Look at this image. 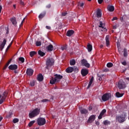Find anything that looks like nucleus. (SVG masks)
Returning <instances> with one entry per match:
<instances>
[{"label":"nucleus","instance_id":"1","mask_svg":"<svg viewBox=\"0 0 129 129\" xmlns=\"http://www.w3.org/2000/svg\"><path fill=\"white\" fill-rule=\"evenodd\" d=\"M55 64V60L52 57H48L46 61V69L49 70Z\"/></svg>","mask_w":129,"mask_h":129},{"label":"nucleus","instance_id":"2","mask_svg":"<svg viewBox=\"0 0 129 129\" xmlns=\"http://www.w3.org/2000/svg\"><path fill=\"white\" fill-rule=\"evenodd\" d=\"M54 76V78H51V79L50 81V84H55L56 82H59L60 79L63 78V76L60 75L55 74Z\"/></svg>","mask_w":129,"mask_h":129},{"label":"nucleus","instance_id":"3","mask_svg":"<svg viewBox=\"0 0 129 129\" xmlns=\"http://www.w3.org/2000/svg\"><path fill=\"white\" fill-rule=\"evenodd\" d=\"M116 118L119 123H122V122H124L126 120V113H123L120 115L116 116Z\"/></svg>","mask_w":129,"mask_h":129},{"label":"nucleus","instance_id":"4","mask_svg":"<svg viewBox=\"0 0 129 129\" xmlns=\"http://www.w3.org/2000/svg\"><path fill=\"white\" fill-rule=\"evenodd\" d=\"M40 113V109L36 108L30 112L29 114V116L30 118H33Z\"/></svg>","mask_w":129,"mask_h":129},{"label":"nucleus","instance_id":"5","mask_svg":"<svg viewBox=\"0 0 129 129\" xmlns=\"http://www.w3.org/2000/svg\"><path fill=\"white\" fill-rule=\"evenodd\" d=\"M117 87L119 89H124L126 87V85L123 80H120L118 83Z\"/></svg>","mask_w":129,"mask_h":129},{"label":"nucleus","instance_id":"6","mask_svg":"<svg viewBox=\"0 0 129 129\" xmlns=\"http://www.w3.org/2000/svg\"><path fill=\"white\" fill-rule=\"evenodd\" d=\"M38 125L42 126L46 124V119L45 118L39 117L37 120Z\"/></svg>","mask_w":129,"mask_h":129},{"label":"nucleus","instance_id":"7","mask_svg":"<svg viewBox=\"0 0 129 129\" xmlns=\"http://www.w3.org/2000/svg\"><path fill=\"white\" fill-rule=\"evenodd\" d=\"M110 97H111V95L109 93H105L102 96V100L103 101H107V100H109Z\"/></svg>","mask_w":129,"mask_h":129},{"label":"nucleus","instance_id":"8","mask_svg":"<svg viewBox=\"0 0 129 129\" xmlns=\"http://www.w3.org/2000/svg\"><path fill=\"white\" fill-rule=\"evenodd\" d=\"M8 95V93L7 92H4L2 96V98L0 99V104H3L5 100H6V98H7V96Z\"/></svg>","mask_w":129,"mask_h":129},{"label":"nucleus","instance_id":"9","mask_svg":"<svg viewBox=\"0 0 129 129\" xmlns=\"http://www.w3.org/2000/svg\"><path fill=\"white\" fill-rule=\"evenodd\" d=\"M81 63L83 66H85V67H87V68H89V67H90V64H89L85 59H83L81 60Z\"/></svg>","mask_w":129,"mask_h":129},{"label":"nucleus","instance_id":"10","mask_svg":"<svg viewBox=\"0 0 129 129\" xmlns=\"http://www.w3.org/2000/svg\"><path fill=\"white\" fill-rule=\"evenodd\" d=\"M95 119V115H92L89 117L87 122L88 123H91L93 122V121H94Z\"/></svg>","mask_w":129,"mask_h":129},{"label":"nucleus","instance_id":"11","mask_svg":"<svg viewBox=\"0 0 129 129\" xmlns=\"http://www.w3.org/2000/svg\"><path fill=\"white\" fill-rule=\"evenodd\" d=\"M6 44H7V40L6 39H4L3 42L0 44L1 51H3V50H4V48H5Z\"/></svg>","mask_w":129,"mask_h":129},{"label":"nucleus","instance_id":"12","mask_svg":"<svg viewBox=\"0 0 129 129\" xmlns=\"http://www.w3.org/2000/svg\"><path fill=\"white\" fill-rule=\"evenodd\" d=\"M79 109L81 114H87L88 113V110L85 108L80 107Z\"/></svg>","mask_w":129,"mask_h":129},{"label":"nucleus","instance_id":"13","mask_svg":"<svg viewBox=\"0 0 129 129\" xmlns=\"http://www.w3.org/2000/svg\"><path fill=\"white\" fill-rule=\"evenodd\" d=\"M9 70H17L18 69V65L17 64H11L8 67Z\"/></svg>","mask_w":129,"mask_h":129},{"label":"nucleus","instance_id":"14","mask_svg":"<svg viewBox=\"0 0 129 129\" xmlns=\"http://www.w3.org/2000/svg\"><path fill=\"white\" fill-rule=\"evenodd\" d=\"M81 73L82 76H86V75L88 74V70L86 69H82Z\"/></svg>","mask_w":129,"mask_h":129},{"label":"nucleus","instance_id":"15","mask_svg":"<svg viewBox=\"0 0 129 129\" xmlns=\"http://www.w3.org/2000/svg\"><path fill=\"white\" fill-rule=\"evenodd\" d=\"M34 73V71L32 69H27L26 70V74L29 76H32Z\"/></svg>","mask_w":129,"mask_h":129},{"label":"nucleus","instance_id":"16","mask_svg":"<svg viewBox=\"0 0 129 129\" xmlns=\"http://www.w3.org/2000/svg\"><path fill=\"white\" fill-rule=\"evenodd\" d=\"M46 49L49 52H52L54 50V46L52 44H49L47 46Z\"/></svg>","mask_w":129,"mask_h":129},{"label":"nucleus","instance_id":"17","mask_svg":"<svg viewBox=\"0 0 129 129\" xmlns=\"http://www.w3.org/2000/svg\"><path fill=\"white\" fill-rule=\"evenodd\" d=\"M67 73H72L74 71V68L73 67H69L66 70Z\"/></svg>","mask_w":129,"mask_h":129},{"label":"nucleus","instance_id":"18","mask_svg":"<svg viewBox=\"0 0 129 129\" xmlns=\"http://www.w3.org/2000/svg\"><path fill=\"white\" fill-rule=\"evenodd\" d=\"M74 34V31L73 30H69L67 32V36L68 37H71V36Z\"/></svg>","mask_w":129,"mask_h":129},{"label":"nucleus","instance_id":"19","mask_svg":"<svg viewBox=\"0 0 129 129\" xmlns=\"http://www.w3.org/2000/svg\"><path fill=\"white\" fill-rule=\"evenodd\" d=\"M102 13L101 10L99 9L97 10V17L98 18H101Z\"/></svg>","mask_w":129,"mask_h":129},{"label":"nucleus","instance_id":"20","mask_svg":"<svg viewBox=\"0 0 129 129\" xmlns=\"http://www.w3.org/2000/svg\"><path fill=\"white\" fill-rule=\"evenodd\" d=\"M43 79H44V77H43V75L41 74L38 75L37 77V80L39 82L43 81Z\"/></svg>","mask_w":129,"mask_h":129},{"label":"nucleus","instance_id":"21","mask_svg":"<svg viewBox=\"0 0 129 129\" xmlns=\"http://www.w3.org/2000/svg\"><path fill=\"white\" fill-rule=\"evenodd\" d=\"M107 10H108V12H113V11H114V6H108L107 7Z\"/></svg>","mask_w":129,"mask_h":129},{"label":"nucleus","instance_id":"22","mask_svg":"<svg viewBox=\"0 0 129 129\" xmlns=\"http://www.w3.org/2000/svg\"><path fill=\"white\" fill-rule=\"evenodd\" d=\"M106 45L107 46H109V35H107L105 38Z\"/></svg>","mask_w":129,"mask_h":129},{"label":"nucleus","instance_id":"23","mask_svg":"<svg viewBox=\"0 0 129 129\" xmlns=\"http://www.w3.org/2000/svg\"><path fill=\"white\" fill-rule=\"evenodd\" d=\"M93 80L94 78L93 77H92L88 85L87 89L90 88V86H91V84H92V83L93 82Z\"/></svg>","mask_w":129,"mask_h":129},{"label":"nucleus","instance_id":"24","mask_svg":"<svg viewBox=\"0 0 129 129\" xmlns=\"http://www.w3.org/2000/svg\"><path fill=\"white\" fill-rule=\"evenodd\" d=\"M11 62H12V59L9 60L8 62L5 64V66H4V68H3V70H6L7 69V68H8V67L9 66V65H10Z\"/></svg>","mask_w":129,"mask_h":129},{"label":"nucleus","instance_id":"25","mask_svg":"<svg viewBox=\"0 0 129 129\" xmlns=\"http://www.w3.org/2000/svg\"><path fill=\"white\" fill-rule=\"evenodd\" d=\"M45 16H46V12L44 11L39 15L38 18L39 19H43Z\"/></svg>","mask_w":129,"mask_h":129},{"label":"nucleus","instance_id":"26","mask_svg":"<svg viewBox=\"0 0 129 129\" xmlns=\"http://www.w3.org/2000/svg\"><path fill=\"white\" fill-rule=\"evenodd\" d=\"M104 125H110L111 122L108 120H105L103 122Z\"/></svg>","mask_w":129,"mask_h":129},{"label":"nucleus","instance_id":"27","mask_svg":"<svg viewBox=\"0 0 129 129\" xmlns=\"http://www.w3.org/2000/svg\"><path fill=\"white\" fill-rule=\"evenodd\" d=\"M38 54L39 55V56H41V57H44L46 55V53L41 50H39L38 51Z\"/></svg>","mask_w":129,"mask_h":129},{"label":"nucleus","instance_id":"28","mask_svg":"<svg viewBox=\"0 0 129 129\" xmlns=\"http://www.w3.org/2000/svg\"><path fill=\"white\" fill-rule=\"evenodd\" d=\"M70 64L71 66H74V65L76 64V60H75L74 59L71 60L70 61Z\"/></svg>","mask_w":129,"mask_h":129},{"label":"nucleus","instance_id":"29","mask_svg":"<svg viewBox=\"0 0 129 129\" xmlns=\"http://www.w3.org/2000/svg\"><path fill=\"white\" fill-rule=\"evenodd\" d=\"M87 49L88 52H91V51H92V45L90 44H88L87 45Z\"/></svg>","mask_w":129,"mask_h":129},{"label":"nucleus","instance_id":"30","mask_svg":"<svg viewBox=\"0 0 129 129\" xmlns=\"http://www.w3.org/2000/svg\"><path fill=\"white\" fill-rule=\"evenodd\" d=\"M19 61L21 62L20 64H23V63L25 62V58L23 57H20L19 58Z\"/></svg>","mask_w":129,"mask_h":129},{"label":"nucleus","instance_id":"31","mask_svg":"<svg viewBox=\"0 0 129 129\" xmlns=\"http://www.w3.org/2000/svg\"><path fill=\"white\" fill-rule=\"evenodd\" d=\"M115 95L116 96V97H122V96H123V94L122 93H119V92H116L115 93Z\"/></svg>","mask_w":129,"mask_h":129},{"label":"nucleus","instance_id":"32","mask_svg":"<svg viewBox=\"0 0 129 129\" xmlns=\"http://www.w3.org/2000/svg\"><path fill=\"white\" fill-rule=\"evenodd\" d=\"M11 22H12L13 25H14V26L17 25V21H16V19L15 18H11Z\"/></svg>","mask_w":129,"mask_h":129},{"label":"nucleus","instance_id":"33","mask_svg":"<svg viewBox=\"0 0 129 129\" xmlns=\"http://www.w3.org/2000/svg\"><path fill=\"white\" fill-rule=\"evenodd\" d=\"M123 56L124 57H126V56H127V49H126V48L124 49Z\"/></svg>","mask_w":129,"mask_h":129},{"label":"nucleus","instance_id":"34","mask_svg":"<svg viewBox=\"0 0 129 129\" xmlns=\"http://www.w3.org/2000/svg\"><path fill=\"white\" fill-rule=\"evenodd\" d=\"M113 66V63L108 62V63H107V67H108V68H111V67H112Z\"/></svg>","mask_w":129,"mask_h":129},{"label":"nucleus","instance_id":"35","mask_svg":"<svg viewBox=\"0 0 129 129\" xmlns=\"http://www.w3.org/2000/svg\"><path fill=\"white\" fill-rule=\"evenodd\" d=\"M37 54V52L36 51H31L30 52V57H33L34 55H36Z\"/></svg>","mask_w":129,"mask_h":129},{"label":"nucleus","instance_id":"36","mask_svg":"<svg viewBox=\"0 0 129 129\" xmlns=\"http://www.w3.org/2000/svg\"><path fill=\"white\" fill-rule=\"evenodd\" d=\"M34 123H35V120H32L30 121L28 124V126H29V127H31V126H32V125H33Z\"/></svg>","mask_w":129,"mask_h":129},{"label":"nucleus","instance_id":"37","mask_svg":"<svg viewBox=\"0 0 129 129\" xmlns=\"http://www.w3.org/2000/svg\"><path fill=\"white\" fill-rule=\"evenodd\" d=\"M36 45L37 47H39V46H41V45H42V42L41 41H37L36 42Z\"/></svg>","mask_w":129,"mask_h":129},{"label":"nucleus","instance_id":"38","mask_svg":"<svg viewBox=\"0 0 129 129\" xmlns=\"http://www.w3.org/2000/svg\"><path fill=\"white\" fill-rule=\"evenodd\" d=\"M13 44V42H11L9 46L7 47V48L6 49V52H8V51L9 50V49H10V48H11V46H12Z\"/></svg>","mask_w":129,"mask_h":129},{"label":"nucleus","instance_id":"39","mask_svg":"<svg viewBox=\"0 0 129 129\" xmlns=\"http://www.w3.org/2000/svg\"><path fill=\"white\" fill-rule=\"evenodd\" d=\"M13 123H17V122H19V119L14 118L13 120Z\"/></svg>","mask_w":129,"mask_h":129},{"label":"nucleus","instance_id":"40","mask_svg":"<svg viewBox=\"0 0 129 129\" xmlns=\"http://www.w3.org/2000/svg\"><path fill=\"white\" fill-rule=\"evenodd\" d=\"M12 115H13V113H12V112H9L8 115H7V117L8 118H10V117H12Z\"/></svg>","mask_w":129,"mask_h":129},{"label":"nucleus","instance_id":"41","mask_svg":"<svg viewBox=\"0 0 129 129\" xmlns=\"http://www.w3.org/2000/svg\"><path fill=\"white\" fill-rule=\"evenodd\" d=\"M105 112H106V109H104L102 110L100 113L102 114V115H104V113H105Z\"/></svg>","mask_w":129,"mask_h":129},{"label":"nucleus","instance_id":"42","mask_svg":"<svg viewBox=\"0 0 129 129\" xmlns=\"http://www.w3.org/2000/svg\"><path fill=\"white\" fill-rule=\"evenodd\" d=\"M30 84L31 86H35V81H31Z\"/></svg>","mask_w":129,"mask_h":129},{"label":"nucleus","instance_id":"43","mask_svg":"<svg viewBox=\"0 0 129 129\" xmlns=\"http://www.w3.org/2000/svg\"><path fill=\"white\" fill-rule=\"evenodd\" d=\"M49 100L48 99H44L41 100V102H47V101H49Z\"/></svg>","mask_w":129,"mask_h":129},{"label":"nucleus","instance_id":"44","mask_svg":"<svg viewBox=\"0 0 129 129\" xmlns=\"http://www.w3.org/2000/svg\"><path fill=\"white\" fill-rule=\"evenodd\" d=\"M20 5H21V6H25V3H24L22 0H20Z\"/></svg>","mask_w":129,"mask_h":129},{"label":"nucleus","instance_id":"45","mask_svg":"<svg viewBox=\"0 0 129 129\" xmlns=\"http://www.w3.org/2000/svg\"><path fill=\"white\" fill-rule=\"evenodd\" d=\"M103 24L102 23V22H100V25H99V28H102L103 29Z\"/></svg>","mask_w":129,"mask_h":129},{"label":"nucleus","instance_id":"46","mask_svg":"<svg viewBox=\"0 0 129 129\" xmlns=\"http://www.w3.org/2000/svg\"><path fill=\"white\" fill-rule=\"evenodd\" d=\"M102 116H103V115L100 113L99 115L98 116V119H101L102 118Z\"/></svg>","mask_w":129,"mask_h":129},{"label":"nucleus","instance_id":"47","mask_svg":"<svg viewBox=\"0 0 129 129\" xmlns=\"http://www.w3.org/2000/svg\"><path fill=\"white\" fill-rule=\"evenodd\" d=\"M68 13L67 12H63L61 14L62 17H65Z\"/></svg>","mask_w":129,"mask_h":129},{"label":"nucleus","instance_id":"48","mask_svg":"<svg viewBox=\"0 0 129 129\" xmlns=\"http://www.w3.org/2000/svg\"><path fill=\"white\" fill-rule=\"evenodd\" d=\"M98 3L99 5H101L103 3V0H98Z\"/></svg>","mask_w":129,"mask_h":129},{"label":"nucleus","instance_id":"49","mask_svg":"<svg viewBox=\"0 0 129 129\" xmlns=\"http://www.w3.org/2000/svg\"><path fill=\"white\" fill-rule=\"evenodd\" d=\"M103 71H104V72H108V71H109V69L106 68V69H104Z\"/></svg>","mask_w":129,"mask_h":129},{"label":"nucleus","instance_id":"50","mask_svg":"<svg viewBox=\"0 0 129 129\" xmlns=\"http://www.w3.org/2000/svg\"><path fill=\"white\" fill-rule=\"evenodd\" d=\"M122 65H123L124 66H126V61H124L123 62H121Z\"/></svg>","mask_w":129,"mask_h":129},{"label":"nucleus","instance_id":"51","mask_svg":"<svg viewBox=\"0 0 129 129\" xmlns=\"http://www.w3.org/2000/svg\"><path fill=\"white\" fill-rule=\"evenodd\" d=\"M79 6H80V7H81V8H82L84 6V3H82L80 4H79Z\"/></svg>","mask_w":129,"mask_h":129},{"label":"nucleus","instance_id":"52","mask_svg":"<svg viewBox=\"0 0 129 129\" xmlns=\"http://www.w3.org/2000/svg\"><path fill=\"white\" fill-rule=\"evenodd\" d=\"M46 9H50L51 8V4H48L46 6Z\"/></svg>","mask_w":129,"mask_h":129},{"label":"nucleus","instance_id":"53","mask_svg":"<svg viewBox=\"0 0 129 129\" xmlns=\"http://www.w3.org/2000/svg\"><path fill=\"white\" fill-rule=\"evenodd\" d=\"M116 20H117V17H113L112 19V21H116Z\"/></svg>","mask_w":129,"mask_h":129},{"label":"nucleus","instance_id":"54","mask_svg":"<svg viewBox=\"0 0 129 129\" xmlns=\"http://www.w3.org/2000/svg\"><path fill=\"white\" fill-rule=\"evenodd\" d=\"M74 71L75 72H76V71H78V69L75 67H74Z\"/></svg>","mask_w":129,"mask_h":129},{"label":"nucleus","instance_id":"55","mask_svg":"<svg viewBox=\"0 0 129 129\" xmlns=\"http://www.w3.org/2000/svg\"><path fill=\"white\" fill-rule=\"evenodd\" d=\"M46 28L47 30H50L51 29V27L49 26H46Z\"/></svg>","mask_w":129,"mask_h":129},{"label":"nucleus","instance_id":"56","mask_svg":"<svg viewBox=\"0 0 129 129\" xmlns=\"http://www.w3.org/2000/svg\"><path fill=\"white\" fill-rule=\"evenodd\" d=\"M61 50H62V51H63V50H66V46L61 47Z\"/></svg>","mask_w":129,"mask_h":129},{"label":"nucleus","instance_id":"57","mask_svg":"<svg viewBox=\"0 0 129 129\" xmlns=\"http://www.w3.org/2000/svg\"><path fill=\"white\" fill-rule=\"evenodd\" d=\"M3 120V117H0V122ZM0 126H2V125L0 124Z\"/></svg>","mask_w":129,"mask_h":129},{"label":"nucleus","instance_id":"58","mask_svg":"<svg viewBox=\"0 0 129 129\" xmlns=\"http://www.w3.org/2000/svg\"><path fill=\"white\" fill-rule=\"evenodd\" d=\"M23 24H24V22L22 21V22H21V24H20V27L22 26H23Z\"/></svg>","mask_w":129,"mask_h":129},{"label":"nucleus","instance_id":"59","mask_svg":"<svg viewBox=\"0 0 129 129\" xmlns=\"http://www.w3.org/2000/svg\"><path fill=\"white\" fill-rule=\"evenodd\" d=\"M120 21H121V22H123V17L120 18Z\"/></svg>","mask_w":129,"mask_h":129},{"label":"nucleus","instance_id":"60","mask_svg":"<svg viewBox=\"0 0 129 129\" xmlns=\"http://www.w3.org/2000/svg\"><path fill=\"white\" fill-rule=\"evenodd\" d=\"M113 29H114V30H115V29H116V26H114L113 27Z\"/></svg>","mask_w":129,"mask_h":129},{"label":"nucleus","instance_id":"61","mask_svg":"<svg viewBox=\"0 0 129 129\" xmlns=\"http://www.w3.org/2000/svg\"><path fill=\"white\" fill-rule=\"evenodd\" d=\"M14 73H15V74H17L18 73V72H17L15 70H14Z\"/></svg>","mask_w":129,"mask_h":129},{"label":"nucleus","instance_id":"62","mask_svg":"<svg viewBox=\"0 0 129 129\" xmlns=\"http://www.w3.org/2000/svg\"><path fill=\"white\" fill-rule=\"evenodd\" d=\"M125 80H127V81H129V78H126Z\"/></svg>","mask_w":129,"mask_h":129},{"label":"nucleus","instance_id":"63","mask_svg":"<svg viewBox=\"0 0 129 129\" xmlns=\"http://www.w3.org/2000/svg\"><path fill=\"white\" fill-rule=\"evenodd\" d=\"M117 47L118 48L119 47V44L118 43H117Z\"/></svg>","mask_w":129,"mask_h":129},{"label":"nucleus","instance_id":"64","mask_svg":"<svg viewBox=\"0 0 129 129\" xmlns=\"http://www.w3.org/2000/svg\"><path fill=\"white\" fill-rule=\"evenodd\" d=\"M13 7L14 8V9H16V5H14Z\"/></svg>","mask_w":129,"mask_h":129}]
</instances>
